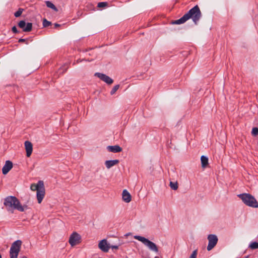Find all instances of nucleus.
I'll return each mask as SVG.
<instances>
[{"mask_svg":"<svg viewBox=\"0 0 258 258\" xmlns=\"http://www.w3.org/2000/svg\"><path fill=\"white\" fill-rule=\"evenodd\" d=\"M202 15V13L199 6L196 5L189 10L181 18L173 21L172 24L177 25L183 24L189 19H191L194 24L197 25L201 18Z\"/></svg>","mask_w":258,"mask_h":258,"instance_id":"obj_1","label":"nucleus"},{"mask_svg":"<svg viewBox=\"0 0 258 258\" xmlns=\"http://www.w3.org/2000/svg\"><path fill=\"white\" fill-rule=\"evenodd\" d=\"M4 204L9 208L16 209L20 212H24L28 208L26 205L22 206L18 199L14 196H9L5 198Z\"/></svg>","mask_w":258,"mask_h":258,"instance_id":"obj_2","label":"nucleus"},{"mask_svg":"<svg viewBox=\"0 0 258 258\" xmlns=\"http://www.w3.org/2000/svg\"><path fill=\"white\" fill-rule=\"evenodd\" d=\"M30 189L32 191L36 190L37 200L38 201V203L40 204L44 197L45 193L43 181L39 180L37 184H31Z\"/></svg>","mask_w":258,"mask_h":258,"instance_id":"obj_3","label":"nucleus"},{"mask_svg":"<svg viewBox=\"0 0 258 258\" xmlns=\"http://www.w3.org/2000/svg\"><path fill=\"white\" fill-rule=\"evenodd\" d=\"M246 206L252 208H258V202L255 198L249 194L243 193L237 195Z\"/></svg>","mask_w":258,"mask_h":258,"instance_id":"obj_4","label":"nucleus"},{"mask_svg":"<svg viewBox=\"0 0 258 258\" xmlns=\"http://www.w3.org/2000/svg\"><path fill=\"white\" fill-rule=\"evenodd\" d=\"M134 238L141 241L145 246H146L150 251L158 253L159 249L158 246L153 242L150 241L148 238L140 235H135Z\"/></svg>","mask_w":258,"mask_h":258,"instance_id":"obj_5","label":"nucleus"},{"mask_svg":"<svg viewBox=\"0 0 258 258\" xmlns=\"http://www.w3.org/2000/svg\"><path fill=\"white\" fill-rule=\"evenodd\" d=\"M22 241L17 240L14 242L11 246L10 249V258H17L18 254L20 251Z\"/></svg>","mask_w":258,"mask_h":258,"instance_id":"obj_6","label":"nucleus"},{"mask_svg":"<svg viewBox=\"0 0 258 258\" xmlns=\"http://www.w3.org/2000/svg\"><path fill=\"white\" fill-rule=\"evenodd\" d=\"M208 245L207 249L208 251L212 250L217 244L218 238L215 234H209L208 236Z\"/></svg>","mask_w":258,"mask_h":258,"instance_id":"obj_7","label":"nucleus"},{"mask_svg":"<svg viewBox=\"0 0 258 258\" xmlns=\"http://www.w3.org/2000/svg\"><path fill=\"white\" fill-rule=\"evenodd\" d=\"M81 236L77 232H73L69 238V243L72 246L79 244L81 242Z\"/></svg>","mask_w":258,"mask_h":258,"instance_id":"obj_8","label":"nucleus"},{"mask_svg":"<svg viewBox=\"0 0 258 258\" xmlns=\"http://www.w3.org/2000/svg\"><path fill=\"white\" fill-rule=\"evenodd\" d=\"M94 75L108 85H110L113 82V80L110 77L104 74L96 73Z\"/></svg>","mask_w":258,"mask_h":258,"instance_id":"obj_9","label":"nucleus"},{"mask_svg":"<svg viewBox=\"0 0 258 258\" xmlns=\"http://www.w3.org/2000/svg\"><path fill=\"white\" fill-rule=\"evenodd\" d=\"M98 247L103 252H107L110 248V244L107 243L106 239L101 240L99 244Z\"/></svg>","mask_w":258,"mask_h":258,"instance_id":"obj_10","label":"nucleus"},{"mask_svg":"<svg viewBox=\"0 0 258 258\" xmlns=\"http://www.w3.org/2000/svg\"><path fill=\"white\" fill-rule=\"evenodd\" d=\"M13 163L11 161L7 160L5 162V164L2 168V172L3 174H7L9 171L12 168Z\"/></svg>","mask_w":258,"mask_h":258,"instance_id":"obj_11","label":"nucleus"},{"mask_svg":"<svg viewBox=\"0 0 258 258\" xmlns=\"http://www.w3.org/2000/svg\"><path fill=\"white\" fill-rule=\"evenodd\" d=\"M25 147L26 151V156L29 157L31 155L33 151L32 144L30 142L26 141L25 142Z\"/></svg>","mask_w":258,"mask_h":258,"instance_id":"obj_12","label":"nucleus"},{"mask_svg":"<svg viewBox=\"0 0 258 258\" xmlns=\"http://www.w3.org/2000/svg\"><path fill=\"white\" fill-rule=\"evenodd\" d=\"M107 149L108 151L112 153H118L122 151V148L118 145L108 146Z\"/></svg>","mask_w":258,"mask_h":258,"instance_id":"obj_13","label":"nucleus"},{"mask_svg":"<svg viewBox=\"0 0 258 258\" xmlns=\"http://www.w3.org/2000/svg\"><path fill=\"white\" fill-rule=\"evenodd\" d=\"M122 198L123 201L126 203H129L131 201V196L126 189L123 190Z\"/></svg>","mask_w":258,"mask_h":258,"instance_id":"obj_14","label":"nucleus"},{"mask_svg":"<svg viewBox=\"0 0 258 258\" xmlns=\"http://www.w3.org/2000/svg\"><path fill=\"white\" fill-rule=\"evenodd\" d=\"M119 163L118 160H107L105 162V164L106 165V167L109 169L111 167L116 165Z\"/></svg>","mask_w":258,"mask_h":258,"instance_id":"obj_15","label":"nucleus"},{"mask_svg":"<svg viewBox=\"0 0 258 258\" xmlns=\"http://www.w3.org/2000/svg\"><path fill=\"white\" fill-rule=\"evenodd\" d=\"M201 161L202 167L205 168L208 164V158L206 156L203 155L201 157Z\"/></svg>","mask_w":258,"mask_h":258,"instance_id":"obj_16","label":"nucleus"},{"mask_svg":"<svg viewBox=\"0 0 258 258\" xmlns=\"http://www.w3.org/2000/svg\"><path fill=\"white\" fill-rule=\"evenodd\" d=\"M45 4H46V6L48 8H51V9L53 10L55 12H57L58 11V9H57V8L51 2L48 1H46L45 2Z\"/></svg>","mask_w":258,"mask_h":258,"instance_id":"obj_17","label":"nucleus"},{"mask_svg":"<svg viewBox=\"0 0 258 258\" xmlns=\"http://www.w3.org/2000/svg\"><path fill=\"white\" fill-rule=\"evenodd\" d=\"M32 29V24L31 23H27L23 30L24 32H30Z\"/></svg>","mask_w":258,"mask_h":258,"instance_id":"obj_18","label":"nucleus"},{"mask_svg":"<svg viewBox=\"0 0 258 258\" xmlns=\"http://www.w3.org/2000/svg\"><path fill=\"white\" fill-rule=\"evenodd\" d=\"M170 186L173 190H176L178 188V183L177 182H170Z\"/></svg>","mask_w":258,"mask_h":258,"instance_id":"obj_19","label":"nucleus"},{"mask_svg":"<svg viewBox=\"0 0 258 258\" xmlns=\"http://www.w3.org/2000/svg\"><path fill=\"white\" fill-rule=\"evenodd\" d=\"M249 247L251 249H256L258 248V242H252L249 245Z\"/></svg>","mask_w":258,"mask_h":258,"instance_id":"obj_20","label":"nucleus"},{"mask_svg":"<svg viewBox=\"0 0 258 258\" xmlns=\"http://www.w3.org/2000/svg\"><path fill=\"white\" fill-rule=\"evenodd\" d=\"M119 85H115L113 88L112 89V90H111L110 91V94L111 95H113L115 93V92H116V91L119 89Z\"/></svg>","mask_w":258,"mask_h":258,"instance_id":"obj_21","label":"nucleus"},{"mask_svg":"<svg viewBox=\"0 0 258 258\" xmlns=\"http://www.w3.org/2000/svg\"><path fill=\"white\" fill-rule=\"evenodd\" d=\"M23 10H23V9H22V8H19V9H18V10L14 13V16H15L16 17H20V16L21 15V14H22V12H23Z\"/></svg>","mask_w":258,"mask_h":258,"instance_id":"obj_22","label":"nucleus"},{"mask_svg":"<svg viewBox=\"0 0 258 258\" xmlns=\"http://www.w3.org/2000/svg\"><path fill=\"white\" fill-rule=\"evenodd\" d=\"M51 24V23L50 21H47L46 19H44L43 21V26L44 27H48Z\"/></svg>","mask_w":258,"mask_h":258,"instance_id":"obj_23","label":"nucleus"},{"mask_svg":"<svg viewBox=\"0 0 258 258\" xmlns=\"http://www.w3.org/2000/svg\"><path fill=\"white\" fill-rule=\"evenodd\" d=\"M252 136H256L258 135V128L256 127H253L251 131Z\"/></svg>","mask_w":258,"mask_h":258,"instance_id":"obj_24","label":"nucleus"},{"mask_svg":"<svg viewBox=\"0 0 258 258\" xmlns=\"http://www.w3.org/2000/svg\"><path fill=\"white\" fill-rule=\"evenodd\" d=\"M26 23L24 20H22L19 22L18 23V26L20 28L23 29V28L25 27Z\"/></svg>","mask_w":258,"mask_h":258,"instance_id":"obj_25","label":"nucleus"},{"mask_svg":"<svg viewBox=\"0 0 258 258\" xmlns=\"http://www.w3.org/2000/svg\"><path fill=\"white\" fill-rule=\"evenodd\" d=\"M107 5V3L106 2H100L98 3L97 7L99 8L104 7Z\"/></svg>","mask_w":258,"mask_h":258,"instance_id":"obj_26","label":"nucleus"},{"mask_svg":"<svg viewBox=\"0 0 258 258\" xmlns=\"http://www.w3.org/2000/svg\"><path fill=\"white\" fill-rule=\"evenodd\" d=\"M68 69V67L66 66L64 67H62L60 68L59 73H64Z\"/></svg>","mask_w":258,"mask_h":258,"instance_id":"obj_27","label":"nucleus"},{"mask_svg":"<svg viewBox=\"0 0 258 258\" xmlns=\"http://www.w3.org/2000/svg\"><path fill=\"white\" fill-rule=\"evenodd\" d=\"M197 255V250H195L191 255L190 256L189 258H196Z\"/></svg>","mask_w":258,"mask_h":258,"instance_id":"obj_28","label":"nucleus"},{"mask_svg":"<svg viewBox=\"0 0 258 258\" xmlns=\"http://www.w3.org/2000/svg\"><path fill=\"white\" fill-rule=\"evenodd\" d=\"M12 30L13 32L14 33H18V31L17 30V28L16 26H13L12 27Z\"/></svg>","mask_w":258,"mask_h":258,"instance_id":"obj_29","label":"nucleus"},{"mask_svg":"<svg viewBox=\"0 0 258 258\" xmlns=\"http://www.w3.org/2000/svg\"><path fill=\"white\" fill-rule=\"evenodd\" d=\"M118 245H110V248H111L112 249H118Z\"/></svg>","mask_w":258,"mask_h":258,"instance_id":"obj_30","label":"nucleus"},{"mask_svg":"<svg viewBox=\"0 0 258 258\" xmlns=\"http://www.w3.org/2000/svg\"><path fill=\"white\" fill-rule=\"evenodd\" d=\"M88 61V60H87V59H78L77 60L76 62H77V63H80V62H82V61Z\"/></svg>","mask_w":258,"mask_h":258,"instance_id":"obj_31","label":"nucleus"},{"mask_svg":"<svg viewBox=\"0 0 258 258\" xmlns=\"http://www.w3.org/2000/svg\"><path fill=\"white\" fill-rule=\"evenodd\" d=\"M26 39H23V38H20L19 39L18 42H25Z\"/></svg>","mask_w":258,"mask_h":258,"instance_id":"obj_32","label":"nucleus"},{"mask_svg":"<svg viewBox=\"0 0 258 258\" xmlns=\"http://www.w3.org/2000/svg\"><path fill=\"white\" fill-rule=\"evenodd\" d=\"M54 26H55V27H59L60 26V25L57 23H55Z\"/></svg>","mask_w":258,"mask_h":258,"instance_id":"obj_33","label":"nucleus"},{"mask_svg":"<svg viewBox=\"0 0 258 258\" xmlns=\"http://www.w3.org/2000/svg\"><path fill=\"white\" fill-rule=\"evenodd\" d=\"M20 258H27L26 256H21Z\"/></svg>","mask_w":258,"mask_h":258,"instance_id":"obj_34","label":"nucleus"}]
</instances>
